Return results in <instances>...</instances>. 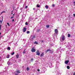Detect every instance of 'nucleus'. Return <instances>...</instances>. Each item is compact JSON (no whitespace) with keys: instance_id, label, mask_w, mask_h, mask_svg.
Listing matches in <instances>:
<instances>
[{"instance_id":"51","label":"nucleus","mask_w":75,"mask_h":75,"mask_svg":"<svg viewBox=\"0 0 75 75\" xmlns=\"http://www.w3.org/2000/svg\"><path fill=\"white\" fill-rule=\"evenodd\" d=\"M16 75H18L17 74H16Z\"/></svg>"},{"instance_id":"12","label":"nucleus","mask_w":75,"mask_h":75,"mask_svg":"<svg viewBox=\"0 0 75 75\" xmlns=\"http://www.w3.org/2000/svg\"><path fill=\"white\" fill-rule=\"evenodd\" d=\"M19 57V55L18 54H17L16 55V58H18V57Z\"/></svg>"},{"instance_id":"23","label":"nucleus","mask_w":75,"mask_h":75,"mask_svg":"<svg viewBox=\"0 0 75 75\" xmlns=\"http://www.w3.org/2000/svg\"><path fill=\"white\" fill-rule=\"evenodd\" d=\"M37 7H40V5H39V4H38L37 5Z\"/></svg>"},{"instance_id":"10","label":"nucleus","mask_w":75,"mask_h":75,"mask_svg":"<svg viewBox=\"0 0 75 75\" xmlns=\"http://www.w3.org/2000/svg\"><path fill=\"white\" fill-rule=\"evenodd\" d=\"M6 58H10V55L9 54L7 55Z\"/></svg>"},{"instance_id":"15","label":"nucleus","mask_w":75,"mask_h":75,"mask_svg":"<svg viewBox=\"0 0 75 75\" xmlns=\"http://www.w3.org/2000/svg\"><path fill=\"white\" fill-rule=\"evenodd\" d=\"M43 55H44V53H42L41 54V57H42L43 56Z\"/></svg>"},{"instance_id":"45","label":"nucleus","mask_w":75,"mask_h":75,"mask_svg":"<svg viewBox=\"0 0 75 75\" xmlns=\"http://www.w3.org/2000/svg\"><path fill=\"white\" fill-rule=\"evenodd\" d=\"M33 10H35V8H33Z\"/></svg>"},{"instance_id":"8","label":"nucleus","mask_w":75,"mask_h":75,"mask_svg":"<svg viewBox=\"0 0 75 75\" xmlns=\"http://www.w3.org/2000/svg\"><path fill=\"white\" fill-rule=\"evenodd\" d=\"M33 19L32 18H30L28 20L29 21H31V20H33Z\"/></svg>"},{"instance_id":"16","label":"nucleus","mask_w":75,"mask_h":75,"mask_svg":"<svg viewBox=\"0 0 75 75\" xmlns=\"http://www.w3.org/2000/svg\"><path fill=\"white\" fill-rule=\"evenodd\" d=\"M45 7L46 8V9H48V7L47 5L46 6H45Z\"/></svg>"},{"instance_id":"4","label":"nucleus","mask_w":75,"mask_h":75,"mask_svg":"<svg viewBox=\"0 0 75 75\" xmlns=\"http://www.w3.org/2000/svg\"><path fill=\"white\" fill-rule=\"evenodd\" d=\"M31 51L33 52H35V49H34V48H33L32 49Z\"/></svg>"},{"instance_id":"42","label":"nucleus","mask_w":75,"mask_h":75,"mask_svg":"<svg viewBox=\"0 0 75 75\" xmlns=\"http://www.w3.org/2000/svg\"><path fill=\"white\" fill-rule=\"evenodd\" d=\"M73 75H75V73L73 74Z\"/></svg>"},{"instance_id":"5","label":"nucleus","mask_w":75,"mask_h":75,"mask_svg":"<svg viewBox=\"0 0 75 75\" xmlns=\"http://www.w3.org/2000/svg\"><path fill=\"white\" fill-rule=\"evenodd\" d=\"M54 31L55 34H57V33H58V30H57V29H55L54 30Z\"/></svg>"},{"instance_id":"41","label":"nucleus","mask_w":75,"mask_h":75,"mask_svg":"<svg viewBox=\"0 0 75 75\" xmlns=\"http://www.w3.org/2000/svg\"><path fill=\"white\" fill-rule=\"evenodd\" d=\"M44 42V41H43V40L42 41V42Z\"/></svg>"},{"instance_id":"48","label":"nucleus","mask_w":75,"mask_h":75,"mask_svg":"<svg viewBox=\"0 0 75 75\" xmlns=\"http://www.w3.org/2000/svg\"><path fill=\"white\" fill-rule=\"evenodd\" d=\"M52 45H52H53L52 44V45Z\"/></svg>"},{"instance_id":"35","label":"nucleus","mask_w":75,"mask_h":75,"mask_svg":"<svg viewBox=\"0 0 75 75\" xmlns=\"http://www.w3.org/2000/svg\"><path fill=\"white\" fill-rule=\"evenodd\" d=\"M1 25H0V30H1Z\"/></svg>"},{"instance_id":"21","label":"nucleus","mask_w":75,"mask_h":75,"mask_svg":"<svg viewBox=\"0 0 75 75\" xmlns=\"http://www.w3.org/2000/svg\"><path fill=\"white\" fill-rule=\"evenodd\" d=\"M14 54V52H13L12 53H11V55H13Z\"/></svg>"},{"instance_id":"46","label":"nucleus","mask_w":75,"mask_h":75,"mask_svg":"<svg viewBox=\"0 0 75 75\" xmlns=\"http://www.w3.org/2000/svg\"><path fill=\"white\" fill-rule=\"evenodd\" d=\"M13 16H14V14H13Z\"/></svg>"},{"instance_id":"47","label":"nucleus","mask_w":75,"mask_h":75,"mask_svg":"<svg viewBox=\"0 0 75 75\" xmlns=\"http://www.w3.org/2000/svg\"><path fill=\"white\" fill-rule=\"evenodd\" d=\"M1 33H0V35H1Z\"/></svg>"},{"instance_id":"29","label":"nucleus","mask_w":75,"mask_h":75,"mask_svg":"<svg viewBox=\"0 0 75 75\" xmlns=\"http://www.w3.org/2000/svg\"><path fill=\"white\" fill-rule=\"evenodd\" d=\"M57 51H58V52L59 51H60L59 49H57Z\"/></svg>"},{"instance_id":"37","label":"nucleus","mask_w":75,"mask_h":75,"mask_svg":"<svg viewBox=\"0 0 75 75\" xmlns=\"http://www.w3.org/2000/svg\"><path fill=\"white\" fill-rule=\"evenodd\" d=\"M27 7H28L27 6H25V8H27Z\"/></svg>"},{"instance_id":"19","label":"nucleus","mask_w":75,"mask_h":75,"mask_svg":"<svg viewBox=\"0 0 75 75\" xmlns=\"http://www.w3.org/2000/svg\"><path fill=\"white\" fill-rule=\"evenodd\" d=\"M6 13V11H3L1 12V14H2V13Z\"/></svg>"},{"instance_id":"50","label":"nucleus","mask_w":75,"mask_h":75,"mask_svg":"<svg viewBox=\"0 0 75 75\" xmlns=\"http://www.w3.org/2000/svg\"><path fill=\"white\" fill-rule=\"evenodd\" d=\"M1 58V57H0V59Z\"/></svg>"},{"instance_id":"6","label":"nucleus","mask_w":75,"mask_h":75,"mask_svg":"<svg viewBox=\"0 0 75 75\" xmlns=\"http://www.w3.org/2000/svg\"><path fill=\"white\" fill-rule=\"evenodd\" d=\"M68 62H69V60H68L65 62V64H67Z\"/></svg>"},{"instance_id":"14","label":"nucleus","mask_w":75,"mask_h":75,"mask_svg":"<svg viewBox=\"0 0 75 75\" xmlns=\"http://www.w3.org/2000/svg\"><path fill=\"white\" fill-rule=\"evenodd\" d=\"M26 70L27 71H29V70H30V69L29 68V67H27L26 69Z\"/></svg>"},{"instance_id":"25","label":"nucleus","mask_w":75,"mask_h":75,"mask_svg":"<svg viewBox=\"0 0 75 75\" xmlns=\"http://www.w3.org/2000/svg\"><path fill=\"white\" fill-rule=\"evenodd\" d=\"M50 53H52V52H54L52 51L51 50H50Z\"/></svg>"},{"instance_id":"32","label":"nucleus","mask_w":75,"mask_h":75,"mask_svg":"<svg viewBox=\"0 0 75 75\" xmlns=\"http://www.w3.org/2000/svg\"><path fill=\"white\" fill-rule=\"evenodd\" d=\"M55 6V5H54V4H53L52 5V7H54Z\"/></svg>"},{"instance_id":"17","label":"nucleus","mask_w":75,"mask_h":75,"mask_svg":"<svg viewBox=\"0 0 75 75\" xmlns=\"http://www.w3.org/2000/svg\"><path fill=\"white\" fill-rule=\"evenodd\" d=\"M67 69H70V67H69V66H68L67 67Z\"/></svg>"},{"instance_id":"13","label":"nucleus","mask_w":75,"mask_h":75,"mask_svg":"<svg viewBox=\"0 0 75 75\" xmlns=\"http://www.w3.org/2000/svg\"><path fill=\"white\" fill-rule=\"evenodd\" d=\"M10 49H11V48H10V47H8L7 48V50H8L9 51V50H10Z\"/></svg>"},{"instance_id":"33","label":"nucleus","mask_w":75,"mask_h":75,"mask_svg":"<svg viewBox=\"0 0 75 75\" xmlns=\"http://www.w3.org/2000/svg\"><path fill=\"white\" fill-rule=\"evenodd\" d=\"M14 18V16H12V17H11V19H12V18Z\"/></svg>"},{"instance_id":"30","label":"nucleus","mask_w":75,"mask_h":75,"mask_svg":"<svg viewBox=\"0 0 75 75\" xmlns=\"http://www.w3.org/2000/svg\"><path fill=\"white\" fill-rule=\"evenodd\" d=\"M50 51V50H47L46 51L47 52H48V51Z\"/></svg>"},{"instance_id":"27","label":"nucleus","mask_w":75,"mask_h":75,"mask_svg":"<svg viewBox=\"0 0 75 75\" xmlns=\"http://www.w3.org/2000/svg\"><path fill=\"white\" fill-rule=\"evenodd\" d=\"M61 50H62V51H64V50H65V49H61Z\"/></svg>"},{"instance_id":"1","label":"nucleus","mask_w":75,"mask_h":75,"mask_svg":"<svg viewBox=\"0 0 75 75\" xmlns=\"http://www.w3.org/2000/svg\"><path fill=\"white\" fill-rule=\"evenodd\" d=\"M65 39V36L63 35H62V36L60 37V40L61 41H64Z\"/></svg>"},{"instance_id":"38","label":"nucleus","mask_w":75,"mask_h":75,"mask_svg":"<svg viewBox=\"0 0 75 75\" xmlns=\"http://www.w3.org/2000/svg\"><path fill=\"white\" fill-rule=\"evenodd\" d=\"M14 21V19H13L12 20L13 22V21Z\"/></svg>"},{"instance_id":"18","label":"nucleus","mask_w":75,"mask_h":75,"mask_svg":"<svg viewBox=\"0 0 75 75\" xmlns=\"http://www.w3.org/2000/svg\"><path fill=\"white\" fill-rule=\"evenodd\" d=\"M34 44H38V42H37V41H35L34 42Z\"/></svg>"},{"instance_id":"40","label":"nucleus","mask_w":75,"mask_h":75,"mask_svg":"<svg viewBox=\"0 0 75 75\" xmlns=\"http://www.w3.org/2000/svg\"><path fill=\"white\" fill-rule=\"evenodd\" d=\"M73 3H74V6H75V2H73Z\"/></svg>"},{"instance_id":"52","label":"nucleus","mask_w":75,"mask_h":75,"mask_svg":"<svg viewBox=\"0 0 75 75\" xmlns=\"http://www.w3.org/2000/svg\"><path fill=\"white\" fill-rule=\"evenodd\" d=\"M60 74H61V73H60Z\"/></svg>"},{"instance_id":"22","label":"nucleus","mask_w":75,"mask_h":75,"mask_svg":"<svg viewBox=\"0 0 75 75\" xmlns=\"http://www.w3.org/2000/svg\"><path fill=\"white\" fill-rule=\"evenodd\" d=\"M50 27V25H47L46 26V27H47V28H49V27Z\"/></svg>"},{"instance_id":"36","label":"nucleus","mask_w":75,"mask_h":75,"mask_svg":"<svg viewBox=\"0 0 75 75\" xmlns=\"http://www.w3.org/2000/svg\"><path fill=\"white\" fill-rule=\"evenodd\" d=\"M37 71H38V72H39V71H40V69H38L37 70Z\"/></svg>"},{"instance_id":"11","label":"nucleus","mask_w":75,"mask_h":75,"mask_svg":"<svg viewBox=\"0 0 75 75\" xmlns=\"http://www.w3.org/2000/svg\"><path fill=\"white\" fill-rule=\"evenodd\" d=\"M50 67H53V66H52V64L50 63Z\"/></svg>"},{"instance_id":"43","label":"nucleus","mask_w":75,"mask_h":75,"mask_svg":"<svg viewBox=\"0 0 75 75\" xmlns=\"http://www.w3.org/2000/svg\"><path fill=\"white\" fill-rule=\"evenodd\" d=\"M31 60H32V61H33V58L32 59H31Z\"/></svg>"},{"instance_id":"28","label":"nucleus","mask_w":75,"mask_h":75,"mask_svg":"<svg viewBox=\"0 0 75 75\" xmlns=\"http://www.w3.org/2000/svg\"><path fill=\"white\" fill-rule=\"evenodd\" d=\"M7 24H8V26H10V24H9V23H7Z\"/></svg>"},{"instance_id":"3","label":"nucleus","mask_w":75,"mask_h":75,"mask_svg":"<svg viewBox=\"0 0 75 75\" xmlns=\"http://www.w3.org/2000/svg\"><path fill=\"white\" fill-rule=\"evenodd\" d=\"M36 54L38 55H40V53L39 52V50H37L36 52Z\"/></svg>"},{"instance_id":"26","label":"nucleus","mask_w":75,"mask_h":75,"mask_svg":"<svg viewBox=\"0 0 75 75\" xmlns=\"http://www.w3.org/2000/svg\"><path fill=\"white\" fill-rule=\"evenodd\" d=\"M68 37H70V36H71V35L69 34H68Z\"/></svg>"},{"instance_id":"31","label":"nucleus","mask_w":75,"mask_h":75,"mask_svg":"<svg viewBox=\"0 0 75 75\" xmlns=\"http://www.w3.org/2000/svg\"><path fill=\"white\" fill-rule=\"evenodd\" d=\"M35 36H33V38H35Z\"/></svg>"},{"instance_id":"2","label":"nucleus","mask_w":75,"mask_h":75,"mask_svg":"<svg viewBox=\"0 0 75 75\" xmlns=\"http://www.w3.org/2000/svg\"><path fill=\"white\" fill-rule=\"evenodd\" d=\"M23 33H24L26 31H27V29L25 28H23Z\"/></svg>"},{"instance_id":"20","label":"nucleus","mask_w":75,"mask_h":75,"mask_svg":"<svg viewBox=\"0 0 75 75\" xmlns=\"http://www.w3.org/2000/svg\"><path fill=\"white\" fill-rule=\"evenodd\" d=\"M8 64L9 65H10L11 64L10 63V62H7Z\"/></svg>"},{"instance_id":"49","label":"nucleus","mask_w":75,"mask_h":75,"mask_svg":"<svg viewBox=\"0 0 75 75\" xmlns=\"http://www.w3.org/2000/svg\"><path fill=\"white\" fill-rule=\"evenodd\" d=\"M11 14H13V13H12Z\"/></svg>"},{"instance_id":"39","label":"nucleus","mask_w":75,"mask_h":75,"mask_svg":"<svg viewBox=\"0 0 75 75\" xmlns=\"http://www.w3.org/2000/svg\"><path fill=\"white\" fill-rule=\"evenodd\" d=\"M23 54H25V51H23Z\"/></svg>"},{"instance_id":"34","label":"nucleus","mask_w":75,"mask_h":75,"mask_svg":"<svg viewBox=\"0 0 75 75\" xmlns=\"http://www.w3.org/2000/svg\"><path fill=\"white\" fill-rule=\"evenodd\" d=\"M25 25H27L28 24V23H27V22H26L25 23Z\"/></svg>"},{"instance_id":"44","label":"nucleus","mask_w":75,"mask_h":75,"mask_svg":"<svg viewBox=\"0 0 75 75\" xmlns=\"http://www.w3.org/2000/svg\"><path fill=\"white\" fill-rule=\"evenodd\" d=\"M56 68H58V67H57V66H56Z\"/></svg>"},{"instance_id":"7","label":"nucleus","mask_w":75,"mask_h":75,"mask_svg":"<svg viewBox=\"0 0 75 75\" xmlns=\"http://www.w3.org/2000/svg\"><path fill=\"white\" fill-rule=\"evenodd\" d=\"M18 73H20V72L19 71H18L15 72V74H18Z\"/></svg>"},{"instance_id":"9","label":"nucleus","mask_w":75,"mask_h":75,"mask_svg":"<svg viewBox=\"0 0 75 75\" xmlns=\"http://www.w3.org/2000/svg\"><path fill=\"white\" fill-rule=\"evenodd\" d=\"M3 17H2V20L0 21V23L1 24H2V22H3Z\"/></svg>"},{"instance_id":"24","label":"nucleus","mask_w":75,"mask_h":75,"mask_svg":"<svg viewBox=\"0 0 75 75\" xmlns=\"http://www.w3.org/2000/svg\"><path fill=\"white\" fill-rule=\"evenodd\" d=\"M27 34H29V33H30V31H27Z\"/></svg>"}]
</instances>
